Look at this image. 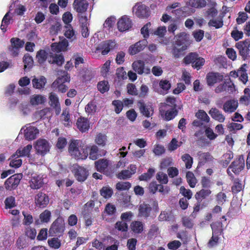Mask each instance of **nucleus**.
Listing matches in <instances>:
<instances>
[{"mask_svg": "<svg viewBox=\"0 0 250 250\" xmlns=\"http://www.w3.org/2000/svg\"><path fill=\"white\" fill-rule=\"evenodd\" d=\"M80 140L72 141L69 145L68 151L70 155L76 159H85L88 155L86 146H82Z\"/></svg>", "mask_w": 250, "mask_h": 250, "instance_id": "obj_1", "label": "nucleus"}, {"mask_svg": "<svg viewBox=\"0 0 250 250\" xmlns=\"http://www.w3.org/2000/svg\"><path fill=\"white\" fill-rule=\"evenodd\" d=\"M174 40L175 44L172 49V54L175 58H178L187 49V34L185 32H181L175 36Z\"/></svg>", "mask_w": 250, "mask_h": 250, "instance_id": "obj_2", "label": "nucleus"}, {"mask_svg": "<svg viewBox=\"0 0 250 250\" xmlns=\"http://www.w3.org/2000/svg\"><path fill=\"white\" fill-rule=\"evenodd\" d=\"M184 62L187 64L191 63L192 67L199 69L204 64L205 59L200 57L196 53H190L184 59Z\"/></svg>", "mask_w": 250, "mask_h": 250, "instance_id": "obj_3", "label": "nucleus"}, {"mask_svg": "<svg viewBox=\"0 0 250 250\" xmlns=\"http://www.w3.org/2000/svg\"><path fill=\"white\" fill-rule=\"evenodd\" d=\"M245 166V161L242 155L239 156L238 159L234 160L229 166L227 169V173L229 176L233 177L231 172L235 174H239V173L244 169Z\"/></svg>", "mask_w": 250, "mask_h": 250, "instance_id": "obj_4", "label": "nucleus"}, {"mask_svg": "<svg viewBox=\"0 0 250 250\" xmlns=\"http://www.w3.org/2000/svg\"><path fill=\"white\" fill-rule=\"evenodd\" d=\"M69 80L70 77L68 76L67 73L65 71H63L62 75L59 77L53 83L52 87L53 89L58 88L59 91L64 93L67 91L68 87L64 83L65 82H69Z\"/></svg>", "mask_w": 250, "mask_h": 250, "instance_id": "obj_5", "label": "nucleus"}, {"mask_svg": "<svg viewBox=\"0 0 250 250\" xmlns=\"http://www.w3.org/2000/svg\"><path fill=\"white\" fill-rule=\"evenodd\" d=\"M168 104L162 105L160 108V112L161 116L166 121H170L173 119L178 113L177 110L174 108H168Z\"/></svg>", "mask_w": 250, "mask_h": 250, "instance_id": "obj_6", "label": "nucleus"}, {"mask_svg": "<svg viewBox=\"0 0 250 250\" xmlns=\"http://www.w3.org/2000/svg\"><path fill=\"white\" fill-rule=\"evenodd\" d=\"M236 46L239 50V54L243 60H245L250 57V41L249 40L247 39L243 42H238Z\"/></svg>", "mask_w": 250, "mask_h": 250, "instance_id": "obj_7", "label": "nucleus"}, {"mask_svg": "<svg viewBox=\"0 0 250 250\" xmlns=\"http://www.w3.org/2000/svg\"><path fill=\"white\" fill-rule=\"evenodd\" d=\"M116 212L115 206L111 203H108L105 206L102 216L104 220L108 222H111L112 219H114Z\"/></svg>", "mask_w": 250, "mask_h": 250, "instance_id": "obj_8", "label": "nucleus"}, {"mask_svg": "<svg viewBox=\"0 0 250 250\" xmlns=\"http://www.w3.org/2000/svg\"><path fill=\"white\" fill-rule=\"evenodd\" d=\"M35 148L37 153L43 156L49 151L50 146L46 140L40 139L36 141Z\"/></svg>", "mask_w": 250, "mask_h": 250, "instance_id": "obj_9", "label": "nucleus"}, {"mask_svg": "<svg viewBox=\"0 0 250 250\" xmlns=\"http://www.w3.org/2000/svg\"><path fill=\"white\" fill-rule=\"evenodd\" d=\"M21 178V174H14L10 177L4 183L6 189L10 190L15 189L19 184Z\"/></svg>", "mask_w": 250, "mask_h": 250, "instance_id": "obj_10", "label": "nucleus"}, {"mask_svg": "<svg viewBox=\"0 0 250 250\" xmlns=\"http://www.w3.org/2000/svg\"><path fill=\"white\" fill-rule=\"evenodd\" d=\"M133 12L139 18H147L150 14L149 7L142 3L136 4L133 7Z\"/></svg>", "mask_w": 250, "mask_h": 250, "instance_id": "obj_11", "label": "nucleus"}, {"mask_svg": "<svg viewBox=\"0 0 250 250\" xmlns=\"http://www.w3.org/2000/svg\"><path fill=\"white\" fill-rule=\"evenodd\" d=\"M43 175L33 174L29 181V185L32 189H38L44 184Z\"/></svg>", "mask_w": 250, "mask_h": 250, "instance_id": "obj_12", "label": "nucleus"}, {"mask_svg": "<svg viewBox=\"0 0 250 250\" xmlns=\"http://www.w3.org/2000/svg\"><path fill=\"white\" fill-rule=\"evenodd\" d=\"M25 127H26V129L22 127L21 131H24L25 139L29 140L35 139L39 133V129L37 127L31 126L30 125H27Z\"/></svg>", "mask_w": 250, "mask_h": 250, "instance_id": "obj_13", "label": "nucleus"}, {"mask_svg": "<svg viewBox=\"0 0 250 250\" xmlns=\"http://www.w3.org/2000/svg\"><path fill=\"white\" fill-rule=\"evenodd\" d=\"M73 173L75 178L79 182L84 181L88 175V171L84 167L79 166L74 167Z\"/></svg>", "mask_w": 250, "mask_h": 250, "instance_id": "obj_14", "label": "nucleus"}, {"mask_svg": "<svg viewBox=\"0 0 250 250\" xmlns=\"http://www.w3.org/2000/svg\"><path fill=\"white\" fill-rule=\"evenodd\" d=\"M132 26L131 20L127 16H122L117 23L118 30L120 32H124L128 30Z\"/></svg>", "mask_w": 250, "mask_h": 250, "instance_id": "obj_15", "label": "nucleus"}, {"mask_svg": "<svg viewBox=\"0 0 250 250\" xmlns=\"http://www.w3.org/2000/svg\"><path fill=\"white\" fill-rule=\"evenodd\" d=\"M64 228L61 219H57L52 224L49 232L52 235H60L63 232Z\"/></svg>", "mask_w": 250, "mask_h": 250, "instance_id": "obj_16", "label": "nucleus"}, {"mask_svg": "<svg viewBox=\"0 0 250 250\" xmlns=\"http://www.w3.org/2000/svg\"><path fill=\"white\" fill-rule=\"evenodd\" d=\"M148 42L146 39H144L136 42L129 48V51L131 55H135L143 50L147 45Z\"/></svg>", "mask_w": 250, "mask_h": 250, "instance_id": "obj_17", "label": "nucleus"}, {"mask_svg": "<svg viewBox=\"0 0 250 250\" xmlns=\"http://www.w3.org/2000/svg\"><path fill=\"white\" fill-rule=\"evenodd\" d=\"M132 66L133 70L139 74H142L144 73L149 74L150 72V69L145 68V63L143 61H135Z\"/></svg>", "mask_w": 250, "mask_h": 250, "instance_id": "obj_18", "label": "nucleus"}, {"mask_svg": "<svg viewBox=\"0 0 250 250\" xmlns=\"http://www.w3.org/2000/svg\"><path fill=\"white\" fill-rule=\"evenodd\" d=\"M35 201L38 207L44 208L49 203V198L45 193L39 192L36 195Z\"/></svg>", "mask_w": 250, "mask_h": 250, "instance_id": "obj_19", "label": "nucleus"}, {"mask_svg": "<svg viewBox=\"0 0 250 250\" xmlns=\"http://www.w3.org/2000/svg\"><path fill=\"white\" fill-rule=\"evenodd\" d=\"M73 5L75 10L82 14L86 11L88 3L86 0H74Z\"/></svg>", "mask_w": 250, "mask_h": 250, "instance_id": "obj_20", "label": "nucleus"}, {"mask_svg": "<svg viewBox=\"0 0 250 250\" xmlns=\"http://www.w3.org/2000/svg\"><path fill=\"white\" fill-rule=\"evenodd\" d=\"M223 79V76L218 73L211 72L207 75L208 84L212 86L217 83H219Z\"/></svg>", "mask_w": 250, "mask_h": 250, "instance_id": "obj_21", "label": "nucleus"}, {"mask_svg": "<svg viewBox=\"0 0 250 250\" xmlns=\"http://www.w3.org/2000/svg\"><path fill=\"white\" fill-rule=\"evenodd\" d=\"M138 210V217L147 218L150 216L152 208L150 205L144 203L140 205Z\"/></svg>", "mask_w": 250, "mask_h": 250, "instance_id": "obj_22", "label": "nucleus"}, {"mask_svg": "<svg viewBox=\"0 0 250 250\" xmlns=\"http://www.w3.org/2000/svg\"><path fill=\"white\" fill-rule=\"evenodd\" d=\"M50 105L55 110L56 114L58 115L61 112V107L57 95L53 92H51L49 96Z\"/></svg>", "mask_w": 250, "mask_h": 250, "instance_id": "obj_23", "label": "nucleus"}, {"mask_svg": "<svg viewBox=\"0 0 250 250\" xmlns=\"http://www.w3.org/2000/svg\"><path fill=\"white\" fill-rule=\"evenodd\" d=\"M208 113L212 119L219 123H223L225 120V116L221 111L216 107H212Z\"/></svg>", "mask_w": 250, "mask_h": 250, "instance_id": "obj_24", "label": "nucleus"}, {"mask_svg": "<svg viewBox=\"0 0 250 250\" xmlns=\"http://www.w3.org/2000/svg\"><path fill=\"white\" fill-rule=\"evenodd\" d=\"M238 102L234 100H229L223 105V110L226 113H231L234 112L238 107Z\"/></svg>", "mask_w": 250, "mask_h": 250, "instance_id": "obj_25", "label": "nucleus"}, {"mask_svg": "<svg viewBox=\"0 0 250 250\" xmlns=\"http://www.w3.org/2000/svg\"><path fill=\"white\" fill-rule=\"evenodd\" d=\"M115 45L114 42L108 41L101 43L97 50H101L102 55H105L107 54L110 50L115 47Z\"/></svg>", "mask_w": 250, "mask_h": 250, "instance_id": "obj_26", "label": "nucleus"}, {"mask_svg": "<svg viewBox=\"0 0 250 250\" xmlns=\"http://www.w3.org/2000/svg\"><path fill=\"white\" fill-rule=\"evenodd\" d=\"M109 161L104 159H101L95 161V166L97 170L99 172L104 173L106 171V169L109 165Z\"/></svg>", "mask_w": 250, "mask_h": 250, "instance_id": "obj_27", "label": "nucleus"}, {"mask_svg": "<svg viewBox=\"0 0 250 250\" xmlns=\"http://www.w3.org/2000/svg\"><path fill=\"white\" fill-rule=\"evenodd\" d=\"M68 45V41L66 39H63L59 43H53L51 45V49L52 51L56 52H60L65 51Z\"/></svg>", "mask_w": 250, "mask_h": 250, "instance_id": "obj_28", "label": "nucleus"}, {"mask_svg": "<svg viewBox=\"0 0 250 250\" xmlns=\"http://www.w3.org/2000/svg\"><path fill=\"white\" fill-rule=\"evenodd\" d=\"M32 83L34 88L42 89L44 87L46 83V79L44 76H40L39 78L35 77L32 80Z\"/></svg>", "mask_w": 250, "mask_h": 250, "instance_id": "obj_29", "label": "nucleus"}, {"mask_svg": "<svg viewBox=\"0 0 250 250\" xmlns=\"http://www.w3.org/2000/svg\"><path fill=\"white\" fill-rule=\"evenodd\" d=\"M159 85L160 89H155V90L162 94H167L171 87L170 83L168 81L166 80H162L160 81L159 83Z\"/></svg>", "mask_w": 250, "mask_h": 250, "instance_id": "obj_30", "label": "nucleus"}, {"mask_svg": "<svg viewBox=\"0 0 250 250\" xmlns=\"http://www.w3.org/2000/svg\"><path fill=\"white\" fill-rule=\"evenodd\" d=\"M199 157V166L204 165L206 163L210 162L212 160V157L208 152H199L197 154Z\"/></svg>", "mask_w": 250, "mask_h": 250, "instance_id": "obj_31", "label": "nucleus"}, {"mask_svg": "<svg viewBox=\"0 0 250 250\" xmlns=\"http://www.w3.org/2000/svg\"><path fill=\"white\" fill-rule=\"evenodd\" d=\"M77 125L78 129L82 132H85L89 127L88 120L84 118H80L77 122Z\"/></svg>", "mask_w": 250, "mask_h": 250, "instance_id": "obj_32", "label": "nucleus"}, {"mask_svg": "<svg viewBox=\"0 0 250 250\" xmlns=\"http://www.w3.org/2000/svg\"><path fill=\"white\" fill-rule=\"evenodd\" d=\"M139 108L141 113L146 117H149L153 114L152 108L150 105H146L144 103L140 102Z\"/></svg>", "mask_w": 250, "mask_h": 250, "instance_id": "obj_33", "label": "nucleus"}, {"mask_svg": "<svg viewBox=\"0 0 250 250\" xmlns=\"http://www.w3.org/2000/svg\"><path fill=\"white\" fill-rule=\"evenodd\" d=\"M149 189L150 192L152 193H155L157 190L164 194L168 192L167 189H164L162 185H158L156 182H153L150 183Z\"/></svg>", "mask_w": 250, "mask_h": 250, "instance_id": "obj_34", "label": "nucleus"}, {"mask_svg": "<svg viewBox=\"0 0 250 250\" xmlns=\"http://www.w3.org/2000/svg\"><path fill=\"white\" fill-rule=\"evenodd\" d=\"M46 101V98L41 95H33L30 97V103L32 105H37L43 104Z\"/></svg>", "mask_w": 250, "mask_h": 250, "instance_id": "obj_35", "label": "nucleus"}, {"mask_svg": "<svg viewBox=\"0 0 250 250\" xmlns=\"http://www.w3.org/2000/svg\"><path fill=\"white\" fill-rule=\"evenodd\" d=\"M247 64H244L238 69V77L239 80L244 84H246L248 80V76L246 70Z\"/></svg>", "mask_w": 250, "mask_h": 250, "instance_id": "obj_36", "label": "nucleus"}, {"mask_svg": "<svg viewBox=\"0 0 250 250\" xmlns=\"http://www.w3.org/2000/svg\"><path fill=\"white\" fill-rule=\"evenodd\" d=\"M64 36L71 41H74L76 39V35L75 31L71 24H68L64 27Z\"/></svg>", "mask_w": 250, "mask_h": 250, "instance_id": "obj_37", "label": "nucleus"}, {"mask_svg": "<svg viewBox=\"0 0 250 250\" xmlns=\"http://www.w3.org/2000/svg\"><path fill=\"white\" fill-rule=\"evenodd\" d=\"M131 227L134 232L140 233L143 230V223L141 221H135L131 223Z\"/></svg>", "mask_w": 250, "mask_h": 250, "instance_id": "obj_38", "label": "nucleus"}, {"mask_svg": "<svg viewBox=\"0 0 250 250\" xmlns=\"http://www.w3.org/2000/svg\"><path fill=\"white\" fill-rule=\"evenodd\" d=\"M211 191L209 189H202L197 192L195 195V198L198 202L201 201L211 194Z\"/></svg>", "mask_w": 250, "mask_h": 250, "instance_id": "obj_39", "label": "nucleus"}, {"mask_svg": "<svg viewBox=\"0 0 250 250\" xmlns=\"http://www.w3.org/2000/svg\"><path fill=\"white\" fill-rule=\"evenodd\" d=\"M49 62L52 63H55L58 65H61L64 62L63 57L61 54H55L52 55Z\"/></svg>", "mask_w": 250, "mask_h": 250, "instance_id": "obj_40", "label": "nucleus"}, {"mask_svg": "<svg viewBox=\"0 0 250 250\" xmlns=\"http://www.w3.org/2000/svg\"><path fill=\"white\" fill-rule=\"evenodd\" d=\"M195 117L204 123H208L210 121V118L207 113L203 110H199L195 114Z\"/></svg>", "mask_w": 250, "mask_h": 250, "instance_id": "obj_41", "label": "nucleus"}, {"mask_svg": "<svg viewBox=\"0 0 250 250\" xmlns=\"http://www.w3.org/2000/svg\"><path fill=\"white\" fill-rule=\"evenodd\" d=\"M113 193L112 189L109 186L103 187L100 190L101 195L105 199L110 198Z\"/></svg>", "mask_w": 250, "mask_h": 250, "instance_id": "obj_42", "label": "nucleus"}, {"mask_svg": "<svg viewBox=\"0 0 250 250\" xmlns=\"http://www.w3.org/2000/svg\"><path fill=\"white\" fill-rule=\"evenodd\" d=\"M212 234L213 235H220L223 231V226L222 223L216 222L211 224Z\"/></svg>", "mask_w": 250, "mask_h": 250, "instance_id": "obj_43", "label": "nucleus"}, {"mask_svg": "<svg viewBox=\"0 0 250 250\" xmlns=\"http://www.w3.org/2000/svg\"><path fill=\"white\" fill-rule=\"evenodd\" d=\"M97 88L98 90L103 94L108 91L109 89L108 81L104 80L99 82L97 84Z\"/></svg>", "mask_w": 250, "mask_h": 250, "instance_id": "obj_44", "label": "nucleus"}, {"mask_svg": "<svg viewBox=\"0 0 250 250\" xmlns=\"http://www.w3.org/2000/svg\"><path fill=\"white\" fill-rule=\"evenodd\" d=\"M205 0H189L188 5L194 8H202L206 5Z\"/></svg>", "mask_w": 250, "mask_h": 250, "instance_id": "obj_45", "label": "nucleus"}, {"mask_svg": "<svg viewBox=\"0 0 250 250\" xmlns=\"http://www.w3.org/2000/svg\"><path fill=\"white\" fill-rule=\"evenodd\" d=\"M155 170L153 168H149L146 173H145L139 177L140 181H148L150 180L154 174Z\"/></svg>", "mask_w": 250, "mask_h": 250, "instance_id": "obj_46", "label": "nucleus"}, {"mask_svg": "<svg viewBox=\"0 0 250 250\" xmlns=\"http://www.w3.org/2000/svg\"><path fill=\"white\" fill-rule=\"evenodd\" d=\"M181 159L185 163L186 167L187 169L191 168L193 164V158L188 154H185L182 156Z\"/></svg>", "mask_w": 250, "mask_h": 250, "instance_id": "obj_47", "label": "nucleus"}, {"mask_svg": "<svg viewBox=\"0 0 250 250\" xmlns=\"http://www.w3.org/2000/svg\"><path fill=\"white\" fill-rule=\"evenodd\" d=\"M96 109L97 106L95 102L94 101H91L88 103L85 107V112L90 115L94 114L96 111Z\"/></svg>", "mask_w": 250, "mask_h": 250, "instance_id": "obj_48", "label": "nucleus"}, {"mask_svg": "<svg viewBox=\"0 0 250 250\" xmlns=\"http://www.w3.org/2000/svg\"><path fill=\"white\" fill-rule=\"evenodd\" d=\"M11 46L19 49L21 48L24 44V42L18 38H12L10 40Z\"/></svg>", "mask_w": 250, "mask_h": 250, "instance_id": "obj_49", "label": "nucleus"}, {"mask_svg": "<svg viewBox=\"0 0 250 250\" xmlns=\"http://www.w3.org/2000/svg\"><path fill=\"white\" fill-rule=\"evenodd\" d=\"M187 180L191 188L195 187L197 180L192 172L188 171L186 174Z\"/></svg>", "mask_w": 250, "mask_h": 250, "instance_id": "obj_50", "label": "nucleus"}, {"mask_svg": "<svg viewBox=\"0 0 250 250\" xmlns=\"http://www.w3.org/2000/svg\"><path fill=\"white\" fill-rule=\"evenodd\" d=\"M107 138L106 136L102 133L98 134L95 138L96 143L102 146H104L105 145Z\"/></svg>", "mask_w": 250, "mask_h": 250, "instance_id": "obj_51", "label": "nucleus"}, {"mask_svg": "<svg viewBox=\"0 0 250 250\" xmlns=\"http://www.w3.org/2000/svg\"><path fill=\"white\" fill-rule=\"evenodd\" d=\"M24 218L23 219L22 224L25 226H30L33 222V218L31 214L26 211L22 212Z\"/></svg>", "mask_w": 250, "mask_h": 250, "instance_id": "obj_52", "label": "nucleus"}, {"mask_svg": "<svg viewBox=\"0 0 250 250\" xmlns=\"http://www.w3.org/2000/svg\"><path fill=\"white\" fill-rule=\"evenodd\" d=\"M32 146L31 145H28L22 148H19L17 150L19 153V156L21 157L26 156L29 154Z\"/></svg>", "mask_w": 250, "mask_h": 250, "instance_id": "obj_53", "label": "nucleus"}, {"mask_svg": "<svg viewBox=\"0 0 250 250\" xmlns=\"http://www.w3.org/2000/svg\"><path fill=\"white\" fill-rule=\"evenodd\" d=\"M48 243L49 246L54 249H58L61 246V241L58 238H52L48 239Z\"/></svg>", "mask_w": 250, "mask_h": 250, "instance_id": "obj_54", "label": "nucleus"}, {"mask_svg": "<svg viewBox=\"0 0 250 250\" xmlns=\"http://www.w3.org/2000/svg\"><path fill=\"white\" fill-rule=\"evenodd\" d=\"M233 157V153L229 151L223 155L222 158L223 165L224 166H227L230 160Z\"/></svg>", "mask_w": 250, "mask_h": 250, "instance_id": "obj_55", "label": "nucleus"}, {"mask_svg": "<svg viewBox=\"0 0 250 250\" xmlns=\"http://www.w3.org/2000/svg\"><path fill=\"white\" fill-rule=\"evenodd\" d=\"M116 187L120 191L128 190L131 187V184L128 182H120L117 183Z\"/></svg>", "mask_w": 250, "mask_h": 250, "instance_id": "obj_56", "label": "nucleus"}, {"mask_svg": "<svg viewBox=\"0 0 250 250\" xmlns=\"http://www.w3.org/2000/svg\"><path fill=\"white\" fill-rule=\"evenodd\" d=\"M51 212L48 210H45L40 215L41 221L42 223H47L50 221Z\"/></svg>", "mask_w": 250, "mask_h": 250, "instance_id": "obj_57", "label": "nucleus"}, {"mask_svg": "<svg viewBox=\"0 0 250 250\" xmlns=\"http://www.w3.org/2000/svg\"><path fill=\"white\" fill-rule=\"evenodd\" d=\"M23 62L24 64L25 68H31L33 63L32 57L29 55H25L23 58Z\"/></svg>", "mask_w": 250, "mask_h": 250, "instance_id": "obj_58", "label": "nucleus"}, {"mask_svg": "<svg viewBox=\"0 0 250 250\" xmlns=\"http://www.w3.org/2000/svg\"><path fill=\"white\" fill-rule=\"evenodd\" d=\"M208 24L209 26L215 27L216 28H219L223 25V21L221 19H213L209 21Z\"/></svg>", "mask_w": 250, "mask_h": 250, "instance_id": "obj_59", "label": "nucleus"}, {"mask_svg": "<svg viewBox=\"0 0 250 250\" xmlns=\"http://www.w3.org/2000/svg\"><path fill=\"white\" fill-rule=\"evenodd\" d=\"M110 61L108 60L103 65L101 70V73L103 76H107L110 69Z\"/></svg>", "mask_w": 250, "mask_h": 250, "instance_id": "obj_60", "label": "nucleus"}, {"mask_svg": "<svg viewBox=\"0 0 250 250\" xmlns=\"http://www.w3.org/2000/svg\"><path fill=\"white\" fill-rule=\"evenodd\" d=\"M115 227L118 230L121 231H127L128 229V226L126 223L123 221L116 222Z\"/></svg>", "mask_w": 250, "mask_h": 250, "instance_id": "obj_61", "label": "nucleus"}, {"mask_svg": "<svg viewBox=\"0 0 250 250\" xmlns=\"http://www.w3.org/2000/svg\"><path fill=\"white\" fill-rule=\"evenodd\" d=\"M8 16H9V12H7L5 15V16H4V17L2 20V22H1V26H0V29L3 32H5L6 31V26L10 23V19L8 18Z\"/></svg>", "mask_w": 250, "mask_h": 250, "instance_id": "obj_62", "label": "nucleus"}, {"mask_svg": "<svg viewBox=\"0 0 250 250\" xmlns=\"http://www.w3.org/2000/svg\"><path fill=\"white\" fill-rule=\"evenodd\" d=\"M165 152V149L164 147L160 145H155L154 146L153 149V152L155 155L160 156L164 153Z\"/></svg>", "mask_w": 250, "mask_h": 250, "instance_id": "obj_63", "label": "nucleus"}, {"mask_svg": "<svg viewBox=\"0 0 250 250\" xmlns=\"http://www.w3.org/2000/svg\"><path fill=\"white\" fill-rule=\"evenodd\" d=\"M36 58L40 63H43L46 59V53L43 50H39L37 54Z\"/></svg>", "mask_w": 250, "mask_h": 250, "instance_id": "obj_64", "label": "nucleus"}]
</instances>
